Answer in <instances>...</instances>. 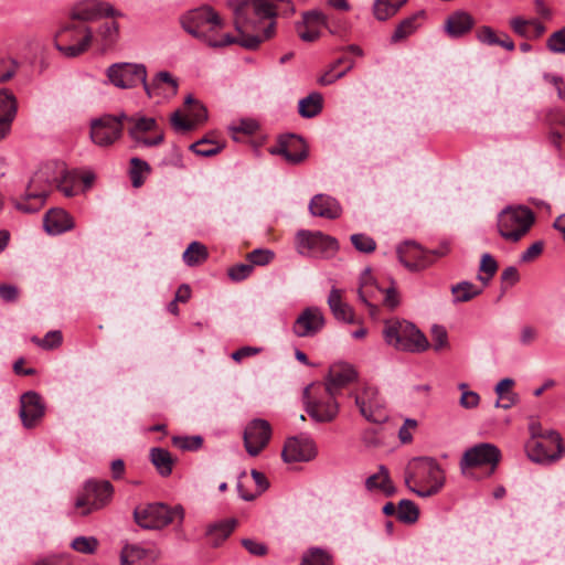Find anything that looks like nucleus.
I'll return each mask as SVG.
<instances>
[{"label": "nucleus", "instance_id": "nucleus-46", "mask_svg": "<svg viewBox=\"0 0 565 565\" xmlns=\"http://www.w3.org/2000/svg\"><path fill=\"white\" fill-rule=\"evenodd\" d=\"M147 556V551L139 545L124 546L120 553V565H136Z\"/></svg>", "mask_w": 565, "mask_h": 565}, {"label": "nucleus", "instance_id": "nucleus-15", "mask_svg": "<svg viewBox=\"0 0 565 565\" xmlns=\"http://www.w3.org/2000/svg\"><path fill=\"white\" fill-rule=\"evenodd\" d=\"M114 493L113 484L107 481L89 480L85 483L84 492L76 499L75 507L84 508L82 515L103 509L109 503Z\"/></svg>", "mask_w": 565, "mask_h": 565}, {"label": "nucleus", "instance_id": "nucleus-58", "mask_svg": "<svg viewBox=\"0 0 565 565\" xmlns=\"http://www.w3.org/2000/svg\"><path fill=\"white\" fill-rule=\"evenodd\" d=\"M247 258L249 260V264L253 265V267L255 265L264 266L267 265L274 258V253L269 249H254L248 254Z\"/></svg>", "mask_w": 565, "mask_h": 565}, {"label": "nucleus", "instance_id": "nucleus-64", "mask_svg": "<svg viewBox=\"0 0 565 565\" xmlns=\"http://www.w3.org/2000/svg\"><path fill=\"white\" fill-rule=\"evenodd\" d=\"M480 395L475 391H465L461 393L459 404L462 408L472 409L478 407Z\"/></svg>", "mask_w": 565, "mask_h": 565}, {"label": "nucleus", "instance_id": "nucleus-14", "mask_svg": "<svg viewBox=\"0 0 565 565\" xmlns=\"http://www.w3.org/2000/svg\"><path fill=\"white\" fill-rule=\"evenodd\" d=\"M354 401L360 414L367 422L382 424L388 419L385 402L375 386L364 385L354 395Z\"/></svg>", "mask_w": 565, "mask_h": 565}, {"label": "nucleus", "instance_id": "nucleus-8", "mask_svg": "<svg viewBox=\"0 0 565 565\" xmlns=\"http://www.w3.org/2000/svg\"><path fill=\"white\" fill-rule=\"evenodd\" d=\"M296 247L299 254L315 258H331L338 249V241L320 231L300 230L296 234Z\"/></svg>", "mask_w": 565, "mask_h": 565}, {"label": "nucleus", "instance_id": "nucleus-23", "mask_svg": "<svg viewBox=\"0 0 565 565\" xmlns=\"http://www.w3.org/2000/svg\"><path fill=\"white\" fill-rule=\"evenodd\" d=\"M111 6L97 0H83L76 3L71 10V19L73 21H93L103 15H115Z\"/></svg>", "mask_w": 565, "mask_h": 565}, {"label": "nucleus", "instance_id": "nucleus-55", "mask_svg": "<svg viewBox=\"0 0 565 565\" xmlns=\"http://www.w3.org/2000/svg\"><path fill=\"white\" fill-rule=\"evenodd\" d=\"M546 46L553 53H565V26L548 36Z\"/></svg>", "mask_w": 565, "mask_h": 565}, {"label": "nucleus", "instance_id": "nucleus-5", "mask_svg": "<svg viewBox=\"0 0 565 565\" xmlns=\"http://www.w3.org/2000/svg\"><path fill=\"white\" fill-rule=\"evenodd\" d=\"M138 525L148 530H160L173 522H182L184 511L181 505L173 508L163 503H151L145 508H137L134 512Z\"/></svg>", "mask_w": 565, "mask_h": 565}, {"label": "nucleus", "instance_id": "nucleus-12", "mask_svg": "<svg viewBox=\"0 0 565 565\" xmlns=\"http://www.w3.org/2000/svg\"><path fill=\"white\" fill-rule=\"evenodd\" d=\"M529 458L537 463H551L564 454L561 435L555 430H546L541 439H530L525 446Z\"/></svg>", "mask_w": 565, "mask_h": 565}, {"label": "nucleus", "instance_id": "nucleus-49", "mask_svg": "<svg viewBox=\"0 0 565 565\" xmlns=\"http://www.w3.org/2000/svg\"><path fill=\"white\" fill-rule=\"evenodd\" d=\"M172 444L177 448L186 451L199 450L203 445V438L199 435L195 436H174L172 437Z\"/></svg>", "mask_w": 565, "mask_h": 565}, {"label": "nucleus", "instance_id": "nucleus-35", "mask_svg": "<svg viewBox=\"0 0 565 565\" xmlns=\"http://www.w3.org/2000/svg\"><path fill=\"white\" fill-rule=\"evenodd\" d=\"M424 11H418L402 20L392 34L391 41L393 43H397L413 34L420 25L419 21L424 18Z\"/></svg>", "mask_w": 565, "mask_h": 565}, {"label": "nucleus", "instance_id": "nucleus-36", "mask_svg": "<svg viewBox=\"0 0 565 565\" xmlns=\"http://www.w3.org/2000/svg\"><path fill=\"white\" fill-rule=\"evenodd\" d=\"M150 460L160 476L168 477L171 475L174 459L167 449L152 448L150 450Z\"/></svg>", "mask_w": 565, "mask_h": 565}, {"label": "nucleus", "instance_id": "nucleus-31", "mask_svg": "<svg viewBox=\"0 0 565 565\" xmlns=\"http://www.w3.org/2000/svg\"><path fill=\"white\" fill-rule=\"evenodd\" d=\"M477 40L484 45H499L509 52L514 51L515 44L511 38L504 33H497L491 26L482 25L476 31Z\"/></svg>", "mask_w": 565, "mask_h": 565}, {"label": "nucleus", "instance_id": "nucleus-62", "mask_svg": "<svg viewBox=\"0 0 565 565\" xmlns=\"http://www.w3.org/2000/svg\"><path fill=\"white\" fill-rule=\"evenodd\" d=\"M353 65L354 63L350 62L349 65L339 73H334V70L330 68L328 72H326L318 78V83L323 86L330 85L334 83L337 79L343 77L353 67Z\"/></svg>", "mask_w": 565, "mask_h": 565}, {"label": "nucleus", "instance_id": "nucleus-38", "mask_svg": "<svg viewBox=\"0 0 565 565\" xmlns=\"http://www.w3.org/2000/svg\"><path fill=\"white\" fill-rule=\"evenodd\" d=\"M150 172L151 167L147 161L137 157L130 159L129 178L134 188H140Z\"/></svg>", "mask_w": 565, "mask_h": 565}, {"label": "nucleus", "instance_id": "nucleus-25", "mask_svg": "<svg viewBox=\"0 0 565 565\" xmlns=\"http://www.w3.org/2000/svg\"><path fill=\"white\" fill-rule=\"evenodd\" d=\"M358 379V372L349 363H334L330 366L327 381L322 383L335 394Z\"/></svg>", "mask_w": 565, "mask_h": 565}, {"label": "nucleus", "instance_id": "nucleus-60", "mask_svg": "<svg viewBox=\"0 0 565 565\" xmlns=\"http://www.w3.org/2000/svg\"><path fill=\"white\" fill-rule=\"evenodd\" d=\"M171 125L175 131H190L194 128V122L183 117L180 110L171 115Z\"/></svg>", "mask_w": 565, "mask_h": 565}, {"label": "nucleus", "instance_id": "nucleus-63", "mask_svg": "<svg viewBox=\"0 0 565 565\" xmlns=\"http://www.w3.org/2000/svg\"><path fill=\"white\" fill-rule=\"evenodd\" d=\"M543 79L555 88L559 99H565V81L562 76L546 73Z\"/></svg>", "mask_w": 565, "mask_h": 565}, {"label": "nucleus", "instance_id": "nucleus-17", "mask_svg": "<svg viewBox=\"0 0 565 565\" xmlns=\"http://www.w3.org/2000/svg\"><path fill=\"white\" fill-rule=\"evenodd\" d=\"M501 460L500 449L490 443H480L468 448L460 460V469L465 471L469 468L490 466L494 471Z\"/></svg>", "mask_w": 565, "mask_h": 565}, {"label": "nucleus", "instance_id": "nucleus-47", "mask_svg": "<svg viewBox=\"0 0 565 565\" xmlns=\"http://www.w3.org/2000/svg\"><path fill=\"white\" fill-rule=\"evenodd\" d=\"M224 145L218 141H206V139H201L190 146V150L193 151L198 156L202 157H212L217 154Z\"/></svg>", "mask_w": 565, "mask_h": 565}, {"label": "nucleus", "instance_id": "nucleus-56", "mask_svg": "<svg viewBox=\"0 0 565 565\" xmlns=\"http://www.w3.org/2000/svg\"><path fill=\"white\" fill-rule=\"evenodd\" d=\"M99 34L104 39V45L110 46L118 35V23L115 21L105 22L99 28Z\"/></svg>", "mask_w": 565, "mask_h": 565}, {"label": "nucleus", "instance_id": "nucleus-3", "mask_svg": "<svg viewBox=\"0 0 565 565\" xmlns=\"http://www.w3.org/2000/svg\"><path fill=\"white\" fill-rule=\"evenodd\" d=\"M383 337L388 345L397 350L420 353L429 348L425 334L412 322L392 319L385 322Z\"/></svg>", "mask_w": 565, "mask_h": 565}, {"label": "nucleus", "instance_id": "nucleus-24", "mask_svg": "<svg viewBox=\"0 0 565 565\" xmlns=\"http://www.w3.org/2000/svg\"><path fill=\"white\" fill-rule=\"evenodd\" d=\"M327 26V17L318 10L302 13V21L297 24L299 38L305 42H315L321 35V29Z\"/></svg>", "mask_w": 565, "mask_h": 565}, {"label": "nucleus", "instance_id": "nucleus-57", "mask_svg": "<svg viewBox=\"0 0 565 565\" xmlns=\"http://www.w3.org/2000/svg\"><path fill=\"white\" fill-rule=\"evenodd\" d=\"M431 338L434 350L439 351L448 347V334L447 330L443 326H433Z\"/></svg>", "mask_w": 565, "mask_h": 565}, {"label": "nucleus", "instance_id": "nucleus-26", "mask_svg": "<svg viewBox=\"0 0 565 565\" xmlns=\"http://www.w3.org/2000/svg\"><path fill=\"white\" fill-rule=\"evenodd\" d=\"M309 211L313 216L335 220L340 217L342 207L335 199L327 194H316L309 203Z\"/></svg>", "mask_w": 565, "mask_h": 565}, {"label": "nucleus", "instance_id": "nucleus-34", "mask_svg": "<svg viewBox=\"0 0 565 565\" xmlns=\"http://www.w3.org/2000/svg\"><path fill=\"white\" fill-rule=\"evenodd\" d=\"M365 488L369 491L381 490L386 497H391L395 493L396 489L392 483L390 472L383 465L379 467V471L365 480Z\"/></svg>", "mask_w": 565, "mask_h": 565}, {"label": "nucleus", "instance_id": "nucleus-52", "mask_svg": "<svg viewBox=\"0 0 565 565\" xmlns=\"http://www.w3.org/2000/svg\"><path fill=\"white\" fill-rule=\"evenodd\" d=\"M350 239L354 248L361 253L370 254L376 248V242L365 234H353Z\"/></svg>", "mask_w": 565, "mask_h": 565}, {"label": "nucleus", "instance_id": "nucleus-20", "mask_svg": "<svg viewBox=\"0 0 565 565\" xmlns=\"http://www.w3.org/2000/svg\"><path fill=\"white\" fill-rule=\"evenodd\" d=\"M317 456L315 441L308 436H295L286 440L281 457L286 462L309 461Z\"/></svg>", "mask_w": 565, "mask_h": 565}, {"label": "nucleus", "instance_id": "nucleus-7", "mask_svg": "<svg viewBox=\"0 0 565 565\" xmlns=\"http://www.w3.org/2000/svg\"><path fill=\"white\" fill-rule=\"evenodd\" d=\"M533 222L534 214L530 209L507 207L498 216V231L504 239L518 242L529 232Z\"/></svg>", "mask_w": 565, "mask_h": 565}, {"label": "nucleus", "instance_id": "nucleus-48", "mask_svg": "<svg viewBox=\"0 0 565 565\" xmlns=\"http://www.w3.org/2000/svg\"><path fill=\"white\" fill-rule=\"evenodd\" d=\"M162 84H167L170 87L171 94L174 95L177 93V81L171 76L169 72L162 71L154 76L151 83H149V87L151 88V97L158 94V90L160 89Z\"/></svg>", "mask_w": 565, "mask_h": 565}, {"label": "nucleus", "instance_id": "nucleus-41", "mask_svg": "<svg viewBox=\"0 0 565 565\" xmlns=\"http://www.w3.org/2000/svg\"><path fill=\"white\" fill-rule=\"evenodd\" d=\"M482 289L470 281H461L451 287L454 302H467L479 296Z\"/></svg>", "mask_w": 565, "mask_h": 565}, {"label": "nucleus", "instance_id": "nucleus-59", "mask_svg": "<svg viewBox=\"0 0 565 565\" xmlns=\"http://www.w3.org/2000/svg\"><path fill=\"white\" fill-rule=\"evenodd\" d=\"M253 265L250 264H236L228 268V276L234 281H241L246 279L253 271Z\"/></svg>", "mask_w": 565, "mask_h": 565}, {"label": "nucleus", "instance_id": "nucleus-18", "mask_svg": "<svg viewBox=\"0 0 565 565\" xmlns=\"http://www.w3.org/2000/svg\"><path fill=\"white\" fill-rule=\"evenodd\" d=\"M270 153L284 157L288 163L298 164L308 157V147L300 136L289 134L279 137Z\"/></svg>", "mask_w": 565, "mask_h": 565}, {"label": "nucleus", "instance_id": "nucleus-44", "mask_svg": "<svg viewBox=\"0 0 565 565\" xmlns=\"http://www.w3.org/2000/svg\"><path fill=\"white\" fill-rule=\"evenodd\" d=\"M301 565H333V557L323 548L310 547L302 555Z\"/></svg>", "mask_w": 565, "mask_h": 565}, {"label": "nucleus", "instance_id": "nucleus-10", "mask_svg": "<svg viewBox=\"0 0 565 565\" xmlns=\"http://www.w3.org/2000/svg\"><path fill=\"white\" fill-rule=\"evenodd\" d=\"M49 167L40 169L31 178L24 194L15 201V207L25 213L40 211L50 192Z\"/></svg>", "mask_w": 565, "mask_h": 565}, {"label": "nucleus", "instance_id": "nucleus-27", "mask_svg": "<svg viewBox=\"0 0 565 565\" xmlns=\"http://www.w3.org/2000/svg\"><path fill=\"white\" fill-rule=\"evenodd\" d=\"M546 121L553 127L550 134L551 143L559 153L565 154V111L561 108H552L546 114Z\"/></svg>", "mask_w": 565, "mask_h": 565}, {"label": "nucleus", "instance_id": "nucleus-45", "mask_svg": "<svg viewBox=\"0 0 565 565\" xmlns=\"http://www.w3.org/2000/svg\"><path fill=\"white\" fill-rule=\"evenodd\" d=\"M396 516L403 523L413 524L419 518L418 507L413 501L403 499L398 502Z\"/></svg>", "mask_w": 565, "mask_h": 565}, {"label": "nucleus", "instance_id": "nucleus-1", "mask_svg": "<svg viewBox=\"0 0 565 565\" xmlns=\"http://www.w3.org/2000/svg\"><path fill=\"white\" fill-rule=\"evenodd\" d=\"M181 24L189 34L211 47H223L236 42V39L230 34H220L224 28V21L209 6L189 11L181 18Z\"/></svg>", "mask_w": 565, "mask_h": 565}, {"label": "nucleus", "instance_id": "nucleus-37", "mask_svg": "<svg viewBox=\"0 0 565 565\" xmlns=\"http://www.w3.org/2000/svg\"><path fill=\"white\" fill-rule=\"evenodd\" d=\"M236 520L231 519L226 521L218 522L209 527L207 536L213 546H218L223 541H225L233 530L235 529Z\"/></svg>", "mask_w": 565, "mask_h": 565}, {"label": "nucleus", "instance_id": "nucleus-53", "mask_svg": "<svg viewBox=\"0 0 565 565\" xmlns=\"http://www.w3.org/2000/svg\"><path fill=\"white\" fill-rule=\"evenodd\" d=\"M32 342L45 350H51L61 345L63 337L61 331H49L43 339L33 337Z\"/></svg>", "mask_w": 565, "mask_h": 565}, {"label": "nucleus", "instance_id": "nucleus-50", "mask_svg": "<svg viewBox=\"0 0 565 565\" xmlns=\"http://www.w3.org/2000/svg\"><path fill=\"white\" fill-rule=\"evenodd\" d=\"M250 475L257 486V492L255 494L244 493L242 490V484L241 483L237 484L239 495L245 501L254 500L256 498V495L263 493L269 486L267 478L265 477V475L263 472H259L254 469V470H252Z\"/></svg>", "mask_w": 565, "mask_h": 565}, {"label": "nucleus", "instance_id": "nucleus-9", "mask_svg": "<svg viewBox=\"0 0 565 565\" xmlns=\"http://www.w3.org/2000/svg\"><path fill=\"white\" fill-rule=\"evenodd\" d=\"M93 39L89 28L75 23L64 25L55 35L54 46L66 57H76L87 51Z\"/></svg>", "mask_w": 565, "mask_h": 565}, {"label": "nucleus", "instance_id": "nucleus-28", "mask_svg": "<svg viewBox=\"0 0 565 565\" xmlns=\"http://www.w3.org/2000/svg\"><path fill=\"white\" fill-rule=\"evenodd\" d=\"M18 104L15 96L8 90H0V140L7 137L10 125L15 118Z\"/></svg>", "mask_w": 565, "mask_h": 565}, {"label": "nucleus", "instance_id": "nucleus-4", "mask_svg": "<svg viewBox=\"0 0 565 565\" xmlns=\"http://www.w3.org/2000/svg\"><path fill=\"white\" fill-rule=\"evenodd\" d=\"M338 394L326 388L322 383H312L303 390L308 415L317 423H330L339 414Z\"/></svg>", "mask_w": 565, "mask_h": 565}, {"label": "nucleus", "instance_id": "nucleus-61", "mask_svg": "<svg viewBox=\"0 0 565 565\" xmlns=\"http://www.w3.org/2000/svg\"><path fill=\"white\" fill-rule=\"evenodd\" d=\"M502 291L504 292L509 287L514 286L520 280V275L514 266L507 267L501 274Z\"/></svg>", "mask_w": 565, "mask_h": 565}, {"label": "nucleus", "instance_id": "nucleus-42", "mask_svg": "<svg viewBox=\"0 0 565 565\" xmlns=\"http://www.w3.org/2000/svg\"><path fill=\"white\" fill-rule=\"evenodd\" d=\"M321 109L322 96L319 93H312L299 102V114L305 118L317 116Z\"/></svg>", "mask_w": 565, "mask_h": 565}, {"label": "nucleus", "instance_id": "nucleus-21", "mask_svg": "<svg viewBox=\"0 0 565 565\" xmlns=\"http://www.w3.org/2000/svg\"><path fill=\"white\" fill-rule=\"evenodd\" d=\"M326 320L318 307L306 308L296 319L292 331L297 337H313L324 327Z\"/></svg>", "mask_w": 565, "mask_h": 565}, {"label": "nucleus", "instance_id": "nucleus-40", "mask_svg": "<svg viewBox=\"0 0 565 565\" xmlns=\"http://www.w3.org/2000/svg\"><path fill=\"white\" fill-rule=\"evenodd\" d=\"M405 248L409 249L414 258H417L418 255L420 254V249L415 243L407 242L404 245L398 246L397 248V256L401 264H403V266H405L407 269L412 271L423 269L425 267V264L422 260H409L406 256Z\"/></svg>", "mask_w": 565, "mask_h": 565}, {"label": "nucleus", "instance_id": "nucleus-54", "mask_svg": "<svg viewBox=\"0 0 565 565\" xmlns=\"http://www.w3.org/2000/svg\"><path fill=\"white\" fill-rule=\"evenodd\" d=\"M18 67L19 64L15 60L9 56H0V83L11 79Z\"/></svg>", "mask_w": 565, "mask_h": 565}, {"label": "nucleus", "instance_id": "nucleus-51", "mask_svg": "<svg viewBox=\"0 0 565 565\" xmlns=\"http://www.w3.org/2000/svg\"><path fill=\"white\" fill-rule=\"evenodd\" d=\"M72 548L83 554H93L96 552L98 541L94 536H77L72 541Z\"/></svg>", "mask_w": 565, "mask_h": 565}, {"label": "nucleus", "instance_id": "nucleus-32", "mask_svg": "<svg viewBox=\"0 0 565 565\" xmlns=\"http://www.w3.org/2000/svg\"><path fill=\"white\" fill-rule=\"evenodd\" d=\"M510 26L519 36L524 39H539L542 36L546 28L536 19L525 20L521 17H515L510 20Z\"/></svg>", "mask_w": 565, "mask_h": 565}, {"label": "nucleus", "instance_id": "nucleus-33", "mask_svg": "<svg viewBox=\"0 0 565 565\" xmlns=\"http://www.w3.org/2000/svg\"><path fill=\"white\" fill-rule=\"evenodd\" d=\"M328 305L337 320L347 323H352L354 321L352 308L342 299V290L332 288L328 296Z\"/></svg>", "mask_w": 565, "mask_h": 565}, {"label": "nucleus", "instance_id": "nucleus-22", "mask_svg": "<svg viewBox=\"0 0 565 565\" xmlns=\"http://www.w3.org/2000/svg\"><path fill=\"white\" fill-rule=\"evenodd\" d=\"M20 417L25 428H33L45 413L42 397L36 392L24 393L20 398Z\"/></svg>", "mask_w": 565, "mask_h": 565}, {"label": "nucleus", "instance_id": "nucleus-16", "mask_svg": "<svg viewBox=\"0 0 565 565\" xmlns=\"http://www.w3.org/2000/svg\"><path fill=\"white\" fill-rule=\"evenodd\" d=\"M107 76L115 86L120 88H131L142 84L147 95L151 97V88L147 82V70L142 64H113L107 70Z\"/></svg>", "mask_w": 565, "mask_h": 565}, {"label": "nucleus", "instance_id": "nucleus-30", "mask_svg": "<svg viewBox=\"0 0 565 565\" xmlns=\"http://www.w3.org/2000/svg\"><path fill=\"white\" fill-rule=\"evenodd\" d=\"M74 227L73 217L64 210L52 209L44 216V228L49 234L58 235Z\"/></svg>", "mask_w": 565, "mask_h": 565}, {"label": "nucleus", "instance_id": "nucleus-2", "mask_svg": "<svg viewBox=\"0 0 565 565\" xmlns=\"http://www.w3.org/2000/svg\"><path fill=\"white\" fill-rule=\"evenodd\" d=\"M405 484L418 497L437 494L445 484V475L438 462L429 457L414 458L405 470Z\"/></svg>", "mask_w": 565, "mask_h": 565}, {"label": "nucleus", "instance_id": "nucleus-39", "mask_svg": "<svg viewBox=\"0 0 565 565\" xmlns=\"http://www.w3.org/2000/svg\"><path fill=\"white\" fill-rule=\"evenodd\" d=\"M407 0H375L374 15L380 21H385L397 13Z\"/></svg>", "mask_w": 565, "mask_h": 565}, {"label": "nucleus", "instance_id": "nucleus-43", "mask_svg": "<svg viewBox=\"0 0 565 565\" xmlns=\"http://www.w3.org/2000/svg\"><path fill=\"white\" fill-rule=\"evenodd\" d=\"M209 257L206 247L200 242H192L183 253V260L188 266H198Z\"/></svg>", "mask_w": 565, "mask_h": 565}, {"label": "nucleus", "instance_id": "nucleus-11", "mask_svg": "<svg viewBox=\"0 0 565 565\" xmlns=\"http://www.w3.org/2000/svg\"><path fill=\"white\" fill-rule=\"evenodd\" d=\"M124 118L127 114L121 111L117 115L105 114L90 121V139L98 147H109L118 141L124 131Z\"/></svg>", "mask_w": 565, "mask_h": 565}, {"label": "nucleus", "instance_id": "nucleus-29", "mask_svg": "<svg viewBox=\"0 0 565 565\" xmlns=\"http://www.w3.org/2000/svg\"><path fill=\"white\" fill-rule=\"evenodd\" d=\"M475 25L473 17L466 11H456L448 15L445 21L446 33L454 39L461 38Z\"/></svg>", "mask_w": 565, "mask_h": 565}, {"label": "nucleus", "instance_id": "nucleus-13", "mask_svg": "<svg viewBox=\"0 0 565 565\" xmlns=\"http://www.w3.org/2000/svg\"><path fill=\"white\" fill-rule=\"evenodd\" d=\"M125 121L129 124L128 135L137 146L156 147L163 142L164 135L153 117L127 115Z\"/></svg>", "mask_w": 565, "mask_h": 565}, {"label": "nucleus", "instance_id": "nucleus-6", "mask_svg": "<svg viewBox=\"0 0 565 565\" xmlns=\"http://www.w3.org/2000/svg\"><path fill=\"white\" fill-rule=\"evenodd\" d=\"M235 14V29L242 35L248 25L257 21L271 20L277 14V6L269 0H241L232 2Z\"/></svg>", "mask_w": 565, "mask_h": 565}, {"label": "nucleus", "instance_id": "nucleus-19", "mask_svg": "<svg viewBox=\"0 0 565 565\" xmlns=\"http://www.w3.org/2000/svg\"><path fill=\"white\" fill-rule=\"evenodd\" d=\"M271 436V428L265 419L252 420L244 430V446L246 451L255 457L268 444Z\"/></svg>", "mask_w": 565, "mask_h": 565}]
</instances>
